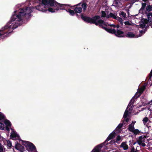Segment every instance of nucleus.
Segmentation results:
<instances>
[{
    "label": "nucleus",
    "instance_id": "obj_1",
    "mask_svg": "<svg viewBox=\"0 0 152 152\" xmlns=\"http://www.w3.org/2000/svg\"><path fill=\"white\" fill-rule=\"evenodd\" d=\"M44 0H42V1H41L37 6H31L30 7H25L20 9V10L18 15L16 14L17 12L15 11L14 15L12 17V20H14L16 18L17 19V21L20 22L25 19L26 20H29L31 16V13L34 9L42 12L47 11L45 6L47 5L50 7V6L49 4H46L44 1Z\"/></svg>",
    "mask_w": 152,
    "mask_h": 152
},
{
    "label": "nucleus",
    "instance_id": "obj_2",
    "mask_svg": "<svg viewBox=\"0 0 152 152\" xmlns=\"http://www.w3.org/2000/svg\"><path fill=\"white\" fill-rule=\"evenodd\" d=\"M14 15H13L11 18V20L9 21L7 24L4 26V27L2 28L1 30H0V36H1L2 35H4L5 34L7 33H10L11 32H8V31H7L4 32H3L4 31L7 29L8 28L12 29L13 30L14 29L17 28L19 26H20L21 25L20 23H19V22L17 20V19L15 20H12V17ZM9 36L8 34H7L6 35V37H7Z\"/></svg>",
    "mask_w": 152,
    "mask_h": 152
},
{
    "label": "nucleus",
    "instance_id": "obj_3",
    "mask_svg": "<svg viewBox=\"0 0 152 152\" xmlns=\"http://www.w3.org/2000/svg\"><path fill=\"white\" fill-rule=\"evenodd\" d=\"M87 4L86 2L84 1L81 2L80 3L77 4L75 6L74 11L76 13V15L79 18L80 15H79L77 13H81L82 9H83V11L85 12L86 10Z\"/></svg>",
    "mask_w": 152,
    "mask_h": 152
},
{
    "label": "nucleus",
    "instance_id": "obj_4",
    "mask_svg": "<svg viewBox=\"0 0 152 152\" xmlns=\"http://www.w3.org/2000/svg\"><path fill=\"white\" fill-rule=\"evenodd\" d=\"M80 17L85 22L90 23L91 24H94L96 26H97L98 25L96 23L97 20L99 19L100 18V16L98 15H95L92 18H91L89 17L84 16L83 14V13L81 14L80 15Z\"/></svg>",
    "mask_w": 152,
    "mask_h": 152
},
{
    "label": "nucleus",
    "instance_id": "obj_5",
    "mask_svg": "<svg viewBox=\"0 0 152 152\" xmlns=\"http://www.w3.org/2000/svg\"><path fill=\"white\" fill-rule=\"evenodd\" d=\"M44 1L46 4H49L50 7H56V10H59L64 9L65 6L66 4H60L57 2L55 0H44Z\"/></svg>",
    "mask_w": 152,
    "mask_h": 152
},
{
    "label": "nucleus",
    "instance_id": "obj_6",
    "mask_svg": "<svg viewBox=\"0 0 152 152\" xmlns=\"http://www.w3.org/2000/svg\"><path fill=\"white\" fill-rule=\"evenodd\" d=\"M21 141L22 144L25 146L26 150L28 151H32L36 150L35 146L32 143L27 141Z\"/></svg>",
    "mask_w": 152,
    "mask_h": 152
},
{
    "label": "nucleus",
    "instance_id": "obj_7",
    "mask_svg": "<svg viewBox=\"0 0 152 152\" xmlns=\"http://www.w3.org/2000/svg\"><path fill=\"white\" fill-rule=\"evenodd\" d=\"M115 35L118 37H125V33L123 31L117 29Z\"/></svg>",
    "mask_w": 152,
    "mask_h": 152
},
{
    "label": "nucleus",
    "instance_id": "obj_8",
    "mask_svg": "<svg viewBox=\"0 0 152 152\" xmlns=\"http://www.w3.org/2000/svg\"><path fill=\"white\" fill-rule=\"evenodd\" d=\"M29 4L33 5V6H37L41 1V0H28Z\"/></svg>",
    "mask_w": 152,
    "mask_h": 152
},
{
    "label": "nucleus",
    "instance_id": "obj_9",
    "mask_svg": "<svg viewBox=\"0 0 152 152\" xmlns=\"http://www.w3.org/2000/svg\"><path fill=\"white\" fill-rule=\"evenodd\" d=\"M15 148L16 149L19 150L21 152H24V147L18 142L15 144Z\"/></svg>",
    "mask_w": 152,
    "mask_h": 152
},
{
    "label": "nucleus",
    "instance_id": "obj_10",
    "mask_svg": "<svg viewBox=\"0 0 152 152\" xmlns=\"http://www.w3.org/2000/svg\"><path fill=\"white\" fill-rule=\"evenodd\" d=\"M116 134V133L114 131H113L108 136L107 139L105 141V142H108L111 139H113L114 138Z\"/></svg>",
    "mask_w": 152,
    "mask_h": 152
},
{
    "label": "nucleus",
    "instance_id": "obj_11",
    "mask_svg": "<svg viewBox=\"0 0 152 152\" xmlns=\"http://www.w3.org/2000/svg\"><path fill=\"white\" fill-rule=\"evenodd\" d=\"M139 139L137 141L139 145H141L142 142H145V139L142 136H141L138 137Z\"/></svg>",
    "mask_w": 152,
    "mask_h": 152
},
{
    "label": "nucleus",
    "instance_id": "obj_12",
    "mask_svg": "<svg viewBox=\"0 0 152 152\" xmlns=\"http://www.w3.org/2000/svg\"><path fill=\"white\" fill-rule=\"evenodd\" d=\"M135 35L133 33L131 32H128L127 33H125V37H127L129 38H134Z\"/></svg>",
    "mask_w": 152,
    "mask_h": 152
},
{
    "label": "nucleus",
    "instance_id": "obj_13",
    "mask_svg": "<svg viewBox=\"0 0 152 152\" xmlns=\"http://www.w3.org/2000/svg\"><path fill=\"white\" fill-rule=\"evenodd\" d=\"M102 144H99L96 146L92 150V152H99L100 149L102 147Z\"/></svg>",
    "mask_w": 152,
    "mask_h": 152
},
{
    "label": "nucleus",
    "instance_id": "obj_14",
    "mask_svg": "<svg viewBox=\"0 0 152 152\" xmlns=\"http://www.w3.org/2000/svg\"><path fill=\"white\" fill-rule=\"evenodd\" d=\"M19 136L17 134L16 132H14L11 134L10 135V138L13 140H16V137H19Z\"/></svg>",
    "mask_w": 152,
    "mask_h": 152
},
{
    "label": "nucleus",
    "instance_id": "obj_15",
    "mask_svg": "<svg viewBox=\"0 0 152 152\" xmlns=\"http://www.w3.org/2000/svg\"><path fill=\"white\" fill-rule=\"evenodd\" d=\"M120 147L123 148L124 150H127L128 148L129 147L125 142H122L120 145Z\"/></svg>",
    "mask_w": 152,
    "mask_h": 152
},
{
    "label": "nucleus",
    "instance_id": "obj_16",
    "mask_svg": "<svg viewBox=\"0 0 152 152\" xmlns=\"http://www.w3.org/2000/svg\"><path fill=\"white\" fill-rule=\"evenodd\" d=\"M96 23L98 24L97 26L99 25V24H102L105 26H107V25L105 23L104 21L101 19H98L97 20Z\"/></svg>",
    "mask_w": 152,
    "mask_h": 152
},
{
    "label": "nucleus",
    "instance_id": "obj_17",
    "mask_svg": "<svg viewBox=\"0 0 152 152\" xmlns=\"http://www.w3.org/2000/svg\"><path fill=\"white\" fill-rule=\"evenodd\" d=\"M117 16L115 14H113L112 13L110 12V13L109 15H107V18H112L114 19H116V18Z\"/></svg>",
    "mask_w": 152,
    "mask_h": 152
},
{
    "label": "nucleus",
    "instance_id": "obj_18",
    "mask_svg": "<svg viewBox=\"0 0 152 152\" xmlns=\"http://www.w3.org/2000/svg\"><path fill=\"white\" fill-rule=\"evenodd\" d=\"M147 16L148 17V19L149 20V23L152 22V13L150 12L148 13H147Z\"/></svg>",
    "mask_w": 152,
    "mask_h": 152
},
{
    "label": "nucleus",
    "instance_id": "obj_19",
    "mask_svg": "<svg viewBox=\"0 0 152 152\" xmlns=\"http://www.w3.org/2000/svg\"><path fill=\"white\" fill-rule=\"evenodd\" d=\"M128 129L129 131L132 132H133V131L134 129V127L133 125H132V124H131L129 125Z\"/></svg>",
    "mask_w": 152,
    "mask_h": 152
},
{
    "label": "nucleus",
    "instance_id": "obj_20",
    "mask_svg": "<svg viewBox=\"0 0 152 152\" xmlns=\"http://www.w3.org/2000/svg\"><path fill=\"white\" fill-rule=\"evenodd\" d=\"M4 123L5 124L6 126L11 127V124L10 121L8 120H6L4 121Z\"/></svg>",
    "mask_w": 152,
    "mask_h": 152
},
{
    "label": "nucleus",
    "instance_id": "obj_21",
    "mask_svg": "<svg viewBox=\"0 0 152 152\" xmlns=\"http://www.w3.org/2000/svg\"><path fill=\"white\" fill-rule=\"evenodd\" d=\"M115 19L117 20L119 22L121 25L122 26L123 25V20L122 18L117 16L116 18V19Z\"/></svg>",
    "mask_w": 152,
    "mask_h": 152
},
{
    "label": "nucleus",
    "instance_id": "obj_22",
    "mask_svg": "<svg viewBox=\"0 0 152 152\" xmlns=\"http://www.w3.org/2000/svg\"><path fill=\"white\" fill-rule=\"evenodd\" d=\"M107 32L109 33H111L113 34H115L116 30L114 29H112L111 28H109Z\"/></svg>",
    "mask_w": 152,
    "mask_h": 152
},
{
    "label": "nucleus",
    "instance_id": "obj_23",
    "mask_svg": "<svg viewBox=\"0 0 152 152\" xmlns=\"http://www.w3.org/2000/svg\"><path fill=\"white\" fill-rule=\"evenodd\" d=\"M68 12H69L70 14L72 15H74L75 14L76 15V13H75L74 10H72L70 9H68Z\"/></svg>",
    "mask_w": 152,
    "mask_h": 152
},
{
    "label": "nucleus",
    "instance_id": "obj_24",
    "mask_svg": "<svg viewBox=\"0 0 152 152\" xmlns=\"http://www.w3.org/2000/svg\"><path fill=\"white\" fill-rule=\"evenodd\" d=\"M148 120V118L146 117H145L144 118H143L142 121L143 122V123L144 125L146 124Z\"/></svg>",
    "mask_w": 152,
    "mask_h": 152
},
{
    "label": "nucleus",
    "instance_id": "obj_25",
    "mask_svg": "<svg viewBox=\"0 0 152 152\" xmlns=\"http://www.w3.org/2000/svg\"><path fill=\"white\" fill-rule=\"evenodd\" d=\"M119 15L121 17H122L124 18H126V13L123 11L119 13Z\"/></svg>",
    "mask_w": 152,
    "mask_h": 152
},
{
    "label": "nucleus",
    "instance_id": "obj_26",
    "mask_svg": "<svg viewBox=\"0 0 152 152\" xmlns=\"http://www.w3.org/2000/svg\"><path fill=\"white\" fill-rule=\"evenodd\" d=\"M129 111L127 110V109L126 110L123 116V118H126L128 114Z\"/></svg>",
    "mask_w": 152,
    "mask_h": 152
},
{
    "label": "nucleus",
    "instance_id": "obj_27",
    "mask_svg": "<svg viewBox=\"0 0 152 152\" xmlns=\"http://www.w3.org/2000/svg\"><path fill=\"white\" fill-rule=\"evenodd\" d=\"M152 6L151 5H148L146 7V10L148 12L151 11L152 10Z\"/></svg>",
    "mask_w": 152,
    "mask_h": 152
},
{
    "label": "nucleus",
    "instance_id": "obj_28",
    "mask_svg": "<svg viewBox=\"0 0 152 152\" xmlns=\"http://www.w3.org/2000/svg\"><path fill=\"white\" fill-rule=\"evenodd\" d=\"M121 140V137L120 135H118L115 140L116 143L119 144L120 142H119V141Z\"/></svg>",
    "mask_w": 152,
    "mask_h": 152
},
{
    "label": "nucleus",
    "instance_id": "obj_29",
    "mask_svg": "<svg viewBox=\"0 0 152 152\" xmlns=\"http://www.w3.org/2000/svg\"><path fill=\"white\" fill-rule=\"evenodd\" d=\"M135 98L134 97L132 99H131V100H130V102H131V103H132V106H131V107H130L129 109V110H132V107H134V106H133V104L135 101H134V98Z\"/></svg>",
    "mask_w": 152,
    "mask_h": 152
},
{
    "label": "nucleus",
    "instance_id": "obj_30",
    "mask_svg": "<svg viewBox=\"0 0 152 152\" xmlns=\"http://www.w3.org/2000/svg\"><path fill=\"white\" fill-rule=\"evenodd\" d=\"M47 11H48L49 12H51L52 13L54 12H55V10H56V9H53L51 7H49L48 8L47 10Z\"/></svg>",
    "mask_w": 152,
    "mask_h": 152
},
{
    "label": "nucleus",
    "instance_id": "obj_31",
    "mask_svg": "<svg viewBox=\"0 0 152 152\" xmlns=\"http://www.w3.org/2000/svg\"><path fill=\"white\" fill-rule=\"evenodd\" d=\"M133 132H132L135 135H137L140 133V131L137 129H134Z\"/></svg>",
    "mask_w": 152,
    "mask_h": 152
},
{
    "label": "nucleus",
    "instance_id": "obj_32",
    "mask_svg": "<svg viewBox=\"0 0 152 152\" xmlns=\"http://www.w3.org/2000/svg\"><path fill=\"white\" fill-rule=\"evenodd\" d=\"M120 1H119L118 0H116L115 1V2L114 3V4L115 6L116 7H119V4L120 3Z\"/></svg>",
    "mask_w": 152,
    "mask_h": 152
},
{
    "label": "nucleus",
    "instance_id": "obj_33",
    "mask_svg": "<svg viewBox=\"0 0 152 152\" xmlns=\"http://www.w3.org/2000/svg\"><path fill=\"white\" fill-rule=\"evenodd\" d=\"M142 7L140 9V10H144L146 6V3H142Z\"/></svg>",
    "mask_w": 152,
    "mask_h": 152
},
{
    "label": "nucleus",
    "instance_id": "obj_34",
    "mask_svg": "<svg viewBox=\"0 0 152 152\" xmlns=\"http://www.w3.org/2000/svg\"><path fill=\"white\" fill-rule=\"evenodd\" d=\"M102 13V17H106L107 18V15L106 13H105V12L104 11H101Z\"/></svg>",
    "mask_w": 152,
    "mask_h": 152
},
{
    "label": "nucleus",
    "instance_id": "obj_35",
    "mask_svg": "<svg viewBox=\"0 0 152 152\" xmlns=\"http://www.w3.org/2000/svg\"><path fill=\"white\" fill-rule=\"evenodd\" d=\"M144 91V89L142 88H140L138 90L137 92L138 93H139L140 94H142V93H143V91Z\"/></svg>",
    "mask_w": 152,
    "mask_h": 152
},
{
    "label": "nucleus",
    "instance_id": "obj_36",
    "mask_svg": "<svg viewBox=\"0 0 152 152\" xmlns=\"http://www.w3.org/2000/svg\"><path fill=\"white\" fill-rule=\"evenodd\" d=\"M4 124L0 122V129L3 130L4 129Z\"/></svg>",
    "mask_w": 152,
    "mask_h": 152
},
{
    "label": "nucleus",
    "instance_id": "obj_37",
    "mask_svg": "<svg viewBox=\"0 0 152 152\" xmlns=\"http://www.w3.org/2000/svg\"><path fill=\"white\" fill-rule=\"evenodd\" d=\"M7 146L9 147H11L12 146L11 142L9 140H7Z\"/></svg>",
    "mask_w": 152,
    "mask_h": 152
},
{
    "label": "nucleus",
    "instance_id": "obj_38",
    "mask_svg": "<svg viewBox=\"0 0 152 152\" xmlns=\"http://www.w3.org/2000/svg\"><path fill=\"white\" fill-rule=\"evenodd\" d=\"M5 116L3 113L0 112V120L4 119Z\"/></svg>",
    "mask_w": 152,
    "mask_h": 152
},
{
    "label": "nucleus",
    "instance_id": "obj_39",
    "mask_svg": "<svg viewBox=\"0 0 152 152\" xmlns=\"http://www.w3.org/2000/svg\"><path fill=\"white\" fill-rule=\"evenodd\" d=\"M141 94H140L139 93H138L137 92L135 94L134 96V97L136 99H137L138 98Z\"/></svg>",
    "mask_w": 152,
    "mask_h": 152
},
{
    "label": "nucleus",
    "instance_id": "obj_40",
    "mask_svg": "<svg viewBox=\"0 0 152 152\" xmlns=\"http://www.w3.org/2000/svg\"><path fill=\"white\" fill-rule=\"evenodd\" d=\"M99 26H100V27H101L103 29H104L105 31H107L108 30L109 28H107V27L103 26L102 24H99Z\"/></svg>",
    "mask_w": 152,
    "mask_h": 152
},
{
    "label": "nucleus",
    "instance_id": "obj_41",
    "mask_svg": "<svg viewBox=\"0 0 152 152\" xmlns=\"http://www.w3.org/2000/svg\"><path fill=\"white\" fill-rule=\"evenodd\" d=\"M148 22H149V20L148 19H145L142 22V23H143L146 25L147 24Z\"/></svg>",
    "mask_w": 152,
    "mask_h": 152
},
{
    "label": "nucleus",
    "instance_id": "obj_42",
    "mask_svg": "<svg viewBox=\"0 0 152 152\" xmlns=\"http://www.w3.org/2000/svg\"><path fill=\"white\" fill-rule=\"evenodd\" d=\"M123 123L122 124H118V126H117V128L118 129H121L123 126Z\"/></svg>",
    "mask_w": 152,
    "mask_h": 152
},
{
    "label": "nucleus",
    "instance_id": "obj_43",
    "mask_svg": "<svg viewBox=\"0 0 152 152\" xmlns=\"http://www.w3.org/2000/svg\"><path fill=\"white\" fill-rule=\"evenodd\" d=\"M116 143L115 142V140H112L109 142V143L111 145H112L113 144H115V143Z\"/></svg>",
    "mask_w": 152,
    "mask_h": 152
},
{
    "label": "nucleus",
    "instance_id": "obj_44",
    "mask_svg": "<svg viewBox=\"0 0 152 152\" xmlns=\"http://www.w3.org/2000/svg\"><path fill=\"white\" fill-rule=\"evenodd\" d=\"M124 24L125 25H127L128 26L131 25V24L130 22L128 21H126L124 22Z\"/></svg>",
    "mask_w": 152,
    "mask_h": 152
},
{
    "label": "nucleus",
    "instance_id": "obj_45",
    "mask_svg": "<svg viewBox=\"0 0 152 152\" xmlns=\"http://www.w3.org/2000/svg\"><path fill=\"white\" fill-rule=\"evenodd\" d=\"M142 23L140 24V26L142 28H145L146 25L143 23Z\"/></svg>",
    "mask_w": 152,
    "mask_h": 152
},
{
    "label": "nucleus",
    "instance_id": "obj_46",
    "mask_svg": "<svg viewBox=\"0 0 152 152\" xmlns=\"http://www.w3.org/2000/svg\"><path fill=\"white\" fill-rule=\"evenodd\" d=\"M145 33V31H143L142 30L140 31V34H139V36L140 37L141 36L142 34H144Z\"/></svg>",
    "mask_w": 152,
    "mask_h": 152
},
{
    "label": "nucleus",
    "instance_id": "obj_47",
    "mask_svg": "<svg viewBox=\"0 0 152 152\" xmlns=\"http://www.w3.org/2000/svg\"><path fill=\"white\" fill-rule=\"evenodd\" d=\"M130 152H137V151H135V149L134 147L132 146Z\"/></svg>",
    "mask_w": 152,
    "mask_h": 152
},
{
    "label": "nucleus",
    "instance_id": "obj_48",
    "mask_svg": "<svg viewBox=\"0 0 152 152\" xmlns=\"http://www.w3.org/2000/svg\"><path fill=\"white\" fill-rule=\"evenodd\" d=\"M139 0H130V4H133L135 2L137 1H138Z\"/></svg>",
    "mask_w": 152,
    "mask_h": 152
},
{
    "label": "nucleus",
    "instance_id": "obj_49",
    "mask_svg": "<svg viewBox=\"0 0 152 152\" xmlns=\"http://www.w3.org/2000/svg\"><path fill=\"white\" fill-rule=\"evenodd\" d=\"M152 102V100L151 101L149 102L148 103H144L143 102L142 103V105H143L144 106H145L147 104H150Z\"/></svg>",
    "mask_w": 152,
    "mask_h": 152
},
{
    "label": "nucleus",
    "instance_id": "obj_50",
    "mask_svg": "<svg viewBox=\"0 0 152 152\" xmlns=\"http://www.w3.org/2000/svg\"><path fill=\"white\" fill-rule=\"evenodd\" d=\"M152 76V70L151 71L149 75V79L151 80V79Z\"/></svg>",
    "mask_w": 152,
    "mask_h": 152
},
{
    "label": "nucleus",
    "instance_id": "obj_51",
    "mask_svg": "<svg viewBox=\"0 0 152 152\" xmlns=\"http://www.w3.org/2000/svg\"><path fill=\"white\" fill-rule=\"evenodd\" d=\"M3 148L1 144H0V152H3Z\"/></svg>",
    "mask_w": 152,
    "mask_h": 152
},
{
    "label": "nucleus",
    "instance_id": "obj_52",
    "mask_svg": "<svg viewBox=\"0 0 152 152\" xmlns=\"http://www.w3.org/2000/svg\"><path fill=\"white\" fill-rule=\"evenodd\" d=\"M10 127H9L8 126H6V127H5L6 129L8 131V132H9L10 131V128H9Z\"/></svg>",
    "mask_w": 152,
    "mask_h": 152
},
{
    "label": "nucleus",
    "instance_id": "obj_53",
    "mask_svg": "<svg viewBox=\"0 0 152 152\" xmlns=\"http://www.w3.org/2000/svg\"><path fill=\"white\" fill-rule=\"evenodd\" d=\"M132 105V103H131V102H130L129 103V104L128 105V106L127 108V109L128 108V107H130Z\"/></svg>",
    "mask_w": 152,
    "mask_h": 152
},
{
    "label": "nucleus",
    "instance_id": "obj_54",
    "mask_svg": "<svg viewBox=\"0 0 152 152\" xmlns=\"http://www.w3.org/2000/svg\"><path fill=\"white\" fill-rule=\"evenodd\" d=\"M124 121L126 122H128L129 121V119L128 118H125L124 119Z\"/></svg>",
    "mask_w": 152,
    "mask_h": 152
},
{
    "label": "nucleus",
    "instance_id": "obj_55",
    "mask_svg": "<svg viewBox=\"0 0 152 152\" xmlns=\"http://www.w3.org/2000/svg\"><path fill=\"white\" fill-rule=\"evenodd\" d=\"M141 145H142V146L143 147H145L146 145V144L144 143H142V144Z\"/></svg>",
    "mask_w": 152,
    "mask_h": 152
},
{
    "label": "nucleus",
    "instance_id": "obj_56",
    "mask_svg": "<svg viewBox=\"0 0 152 152\" xmlns=\"http://www.w3.org/2000/svg\"><path fill=\"white\" fill-rule=\"evenodd\" d=\"M109 26H113L114 28H115L116 26L114 25H110Z\"/></svg>",
    "mask_w": 152,
    "mask_h": 152
},
{
    "label": "nucleus",
    "instance_id": "obj_57",
    "mask_svg": "<svg viewBox=\"0 0 152 152\" xmlns=\"http://www.w3.org/2000/svg\"><path fill=\"white\" fill-rule=\"evenodd\" d=\"M135 122H136V121L132 122L131 124H132V125H133V126H134V124H135Z\"/></svg>",
    "mask_w": 152,
    "mask_h": 152
},
{
    "label": "nucleus",
    "instance_id": "obj_58",
    "mask_svg": "<svg viewBox=\"0 0 152 152\" xmlns=\"http://www.w3.org/2000/svg\"><path fill=\"white\" fill-rule=\"evenodd\" d=\"M117 27V28H119L120 27L119 26V25H117L116 26V27Z\"/></svg>",
    "mask_w": 152,
    "mask_h": 152
},
{
    "label": "nucleus",
    "instance_id": "obj_59",
    "mask_svg": "<svg viewBox=\"0 0 152 152\" xmlns=\"http://www.w3.org/2000/svg\"><path fill=\"white\" fill-rule=\"evenodd\" d=\"M144 2H146L148 0H142Z\"/></svg>",
    "mask_w": 152,
    "mask_h": 152
},
{
    "label": "nucleus",
    "instance_id": "obj_60",
    "mask_svg": "<svg viewBox=\"0 0 152 152\" xmlns=\"http://www.w3.org/2000/svg\"><path fill=\"white\" fill-rule=\"evenodd\" d=\"M150 26H151V27L152 28V23H150Z\"/></svg>",
    "mask_w": 152,
    "mask_h": 152
},
{
    "label": "nucleus",
    "instance_id": "obj_61",
    "mask_svg": "<svg viewBox=\"0 0 152 152\" xmlns=\"http://www.w3.org/2000/svg\"><path fill=\"white\" fill-rule=\"evenodd\" d=\"M136 142H134V144H133V145H134L135 144Z\"/></svg>",
    "mask_w": 152,
    "mask_h": 152
},
{
    "label": "nucleus",
    "instance_id": "obj_62",
    "mask_svg": "<svg viewBox=\"0 0 152 152\" xmlns=\"http://www.w3.org/2000/svg\"><path fill=\"white\" fill-rule=\"evenodd\" d=\"M67 6H69V5H68L67 4Z\"/></svg>",
    "mask_w": 152,
    "mask_h": 152
},
{
    "label": "nucleus",
    "instance_id": "obj_63",
    "mask_svg": "<svg viewBox=\"0 0 152 152\" xmlns=\"http://www.w3.org/2000/svg\"><path fill=\"white\" fill-rule=\"evenodd\" d=\"M136 37H136H136V38H137V37Z\"/></svg>",
    "mask_w": 152,
    "mask_h": 152
},
{
    "label": "nucleus",
    "instance_id": "obj_64",
    "mask_svg": "<svg viewBox=\"0 0 152 152\" xmlns=\"http://www.w3.org/2000/svg\"><path fill=\"white\" fill-rule=\"evenodd\" d=\"M128 14L129 15V12H128Z\"/></svg>",
    "mask_w": 152,
    "mask_h": 152
}]
</instances>
